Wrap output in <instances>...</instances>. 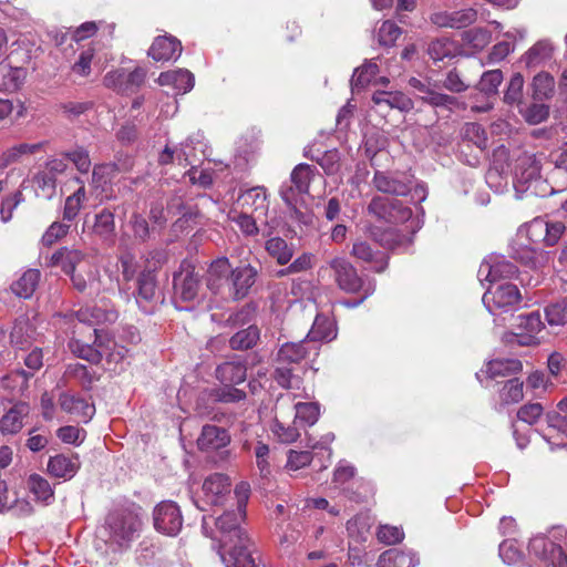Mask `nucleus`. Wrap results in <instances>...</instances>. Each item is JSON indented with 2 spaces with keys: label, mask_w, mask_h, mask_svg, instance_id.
Listing matches in <instances>:
<instances>
[{
  "label": "nucleus",
  "mask_w": 567,
  "mask_h": 567,
  "mask_svg": "<svg viewBox=\"0 0 567 567\" xmlns=\"http://www.w3.org/2000/svg\"><path fill=\"white\" fill-rule=\"evenodd\" d=\"M48 266L61 268L69 276L73 289L80 293L99 296L109 289L97 264L83 250L62 247L52 254Z\"/></svg>",
  "instance_id": "obj_1"
},
{
  "label": "nucleus",
  "mask_w": 567,
  "mask_h": 567,
  "mask_svg": "<svg viewBox=\"0 0 567 567\" xmlns=\"http://www.w3.org/2000/svg\"><path fill=\"white\" fill-rule=\"evenodd\" d=\"M106 524L111 530V539L120 547H128L140 536L142 519L137 512L132 509L117 511L110 514Z\"/></svg>",
  "instance_id": "obj_2"
},
{
  "label": "nucleus",
  "mask_w": 567,
  "mask_h": 567,
  "mask_svg": "<svg viewBox=\"0 0 567 567\" xmlns=\"http://www.w3.org/2000/svg\"><path fill=\"white\" fill-rule=\"evenodd\" d=\"M317 169L309 164H298L290 174V182L281 185L279 194L286 205L298 204L309 193Z\"/></svg>",
  "instance_id": "obj_3"
},
{
  "label": "nucleus",
  "mask_w": 567,
  "mask_h": 567,
  "mask_svg": "<svg viewBox=\"0 0 567 567\" xmlns=\"http://www.w3.org/2000/svg\"><path fill=\"white\" fill-rule=\"evenodd\" d=\"M520 292L516 285L504 282L491 287L483 295V303L492 315L508 312L519 303Z\"/></svg>",
  "instance_id": "obj_4"
},
{
  "label": "nucleus",
  "mask_w": 567,
  "mask_h": 567,
  "mask_svg": "<svg viewBox=\"0 0 567 567\" xmlns=\"http://www.w3.org/2000/svg\"><path fill=\"white\" fill-rule=\"evenodd\" d=\"M367 210L369 215L388 224H401L412 216L411 208L403 205L402 202L383 196H374Z\"/></svg>",
  "instance_id": "obj_5"
},
{
  "label": "nucleus",
  "mask_w": 567,
  "mask_h": 567,
  "mask_svg": "<svg viewBox=\"0 0 567 567\" xmlns=\"http://www.w3.org/2000/svg\"><path fill=\"white\" fill-rule=\"evenodd\" d=\"M153 520L155 529L167 536H176L183 526L181 509L173 501L157 504L153 511Z\"/></svg>",
  "instance_id": "obj_6"
},
{
  "label": "nucleus",
  "mask_w": 567,
  "mask_h": 567,
  "mask_svg": "<svg viewBox=\"0 0 567 567\" xmlns=\"http://www.w3.org/2000/svg\"><path fill=\"white\" fill-rule=\"evenodd\" d=\"M409 85L416 91L417 99L433 107L451 111L460 106L458 100L455 96L440 92L437 84L432 83L430 80L422 81L417 78H411Z\"/></svg>",
  "instance_id": "obj_7"
},
{
  "label": "nucleus",
  "mask_w": 567,
  "mask_h": 567,
  "mask_svg": "<svg viewBox=\"0 0 567 567\" xmlns=\"http://www.w3.org/2000/svg\"><path fill=\"white\" fill-rule=\"evenodd\" d=\"M566 227L561 221H549L538 217L527 225L526 231L533 244L551 247L559 241Z\"/></svg>",
  "instance_id": "obj_8"
},
{
  "label": "nucleus",
  "mask_w": 567,
  "mask_h": 567,
  "mask_svg": "<svg viewBox=\"0 0 567 567\" xmlns=\"http://www.w3.org/2000/svg\"><path fill=\"white\" fill-rule=\"evenodd\" d=\"M146 76L145 70L136 68L127 71L123 68L107 72L103 79L104 85L118 93L128 94L135 92L143 83Z\"/></svg>",
  "instance_id": "obj_9"
},
{
  "label": "nucleus",
  "mask_w": 567,
  "mask_h": 567,
  "mask_svg": "<svg viewBox=\"0 0 567 567\" xmlns=\"http://www.w3.org/2000/svg\"><path fill=\"white\" fill-rule=\"evenodd\" d=\"M199 277L190 262H182L181 270L173 278L175 297L186 302L194 301L200 287Z\"/></svg>",
  "instance_id": "obj_10"
},
{
  "label": "nucleus",
  "mask_w": 567,
  "mask_h": 567,
  "mask_svg": "<svg viewBox=\"0 0 567 567\" xmlns=\"http://www.w3.org/2000/svg\"><path fill=\"white\" fill-rule=\"evenodd\" d=\"M516 332L514 333L515 341L520 346H533L540 342L538 334L544 329L540 313L533 311L527 315H520L517 317Z\"/></svg>",
  "instance_id": "obj_11"
},
{
  "label": "nucleus",
  "mask_w": 567,
  "mask_h": 567,
  "mask_svg": "<svg viewBox=\"0 0 567 567\" xmlns=\"http://www.w3.org/2000/svg\"><path fill=\"white\" fill-rule=\"evenodd\" d=\"M136 303L145 313L154 310L158 299L157 282L154 269L146 268L137 277V289L135 292Z\"/></svg>",
  "instance_id": "obj_12"
},
{
  "label": "nucleus",
  "mask_w": 567,
  "mask_h": 567,
  "mask_svg": "<svg viewBox=\"0 0 567 567\" xmlns=\"http://www.w3.org/2000/svg\"><path fill=\"white\" fill-rule=\"evenodd\" d=\"M319 349L320 344H311L307 338L299 342H286L277 352L276 363L289 365L299 364L311 355H318Z\"/></svg>",
  "instance_id": "obj_13"
},
{
  "label": "nucleus",
  "mask_w": 567,
  "mask_h": 567,
  "mask_svg": "<svg viewBox=\"0 0 567 567\" xmlns=\"http://www.w3.org/2000/svg\"><path fill=\"white\" fill-rule=\"evenodd\" d=\"M329 265L334 271V278L340 289L347 292H359L367 288L368 282L358 276L355 268L344 258L336 257Z\"/></svg>",
  "instance_id": "obj_14"
},
{
  "label": "nucleus",
  "mask_w": 567,
  "mask_h": 567,
  "mask_svg": "<svg viewBox=\"0 0 567 567\" xmlns=\"http://www.w3.org/2000/svg\"><path fill=\"white\" fill-rule=\"evenodd\" d=\"M245 517V513L236 509L235 512H225L216 519V527L223 534L220 542L224 546L248 537L246 530L241 527Z\"/></svg>",
  "instance_id": "obj_15"
},
{
  "label": "nucleus",
  "mask_w": 567,
  "mask_h": 567,
  "mask_svg": "<svg viewBox=\"0 0 567 567\" xmlns=\"http://www.w3.org/2000/svg\"><path fill=\"white\" fill-rule=\"evenodd\" d=\"M540 167L533 155L523 154L516 162L514 167V186L518 192L529 188L533 182L539 178Z\"/></svg>",
  "instance_id": "obj_16"
},
{
  "label": "nucleus",
  "mask_w": 567,
  "mask_h": 567,
  "mask_svg": "<svg viewBox=\"0 0 567 567\" xmlns=\"http://www.w3.org/2000/svg\"><path fill=\"white\" fill-rule=\"evenodd\" d=\"M517 274V267L502 257L491 256L485 259L478 269L480 280L489 282L512 278Z\"/></svg>",
  "instance_id": "obj_17"
},
{
  "label": "nucleus",
  "mask_w": 567,
  "mask_h": 567,
  "mask_svg": "<svg viewBox=\"0 0 567 567\" xmlns=\"http://www.w3.org/2000/svg\"><path fill=\"white\" fill-rule=\"evenodd\" d=\"M372 185L378 192L393 196H405L411 189L408 179L384 171H375Z\"/></svg>",
  "instance_id": "obj_18"
},
{
  "label": "nucleus",
  "mask_w": 567,
  "mask_h": 567,
  "mask_svg": "<svg viewBox=\"0 0 567 567\" xmlns=\"http://www.w3.org/2000/svg\"><path fill=\"white\" fill-rule=\"evenodd\" d=\"M230 443L229 432L220 426L206 424L197 439V446L203 452L219 451Z\"/></svg>",
  "instance_id": "obj_19"
},
{
  "label": "nucleus",
  "mask_w": 567,
  "mask_h": 567,
  "mask_svg": "<svg viewBox=\"0 0 567 567\" xmlns=\"http://www.w3.org/2000/svg\"><path fill=\"white\" fill-rule=\"evenodd\" d=\"M257 271L251 266H241L230 274V296L235 300L245 298L256 281Z\"/></svg>",
  "instance_id": "obj_20"
},
{
  "label": "nucleus",
  "mask_w": 567,
  "mask_h": 567,
  "mask_svg": "<svg viewBox=\"0 0 567 567\" xmlns=\"http://www.w3.org/2000/svg\"><path fill=\"white\" fill-rule=\"evenodd\" d=\"M230 492V480L227 475L215 473L203 483L205 499L210 505H220L224 497Z\"/></svg>",
  "instance_id": "obj_21"
},
{
  "label": "nucleus",
  "mask_w": 567,
  "mask_h": 567,
  "mask_svg": "<svg viewBox=\"0 0 567 567\" xmlns=\"http://www.w3.org/2000/svg\"><path fill=\"white\" fill-rule=\"evenodd\" d=\"M59 403L64 412L73 415L75 419L84 423H87L95 413V406L93 403L73 394H61Z\"/></svg>",
  "instance_id": "obj_22"
},
{
  "label": "nucleus",
  "mask_w": 567,
  "mask_h": 567,
  "mask_svg": "<svg viewBox=\"0 0 567 567\" xmlns=\"http://www.w3.org/2000/svg\"><path fill=\"white\" fill-rule=\"evenodd\" d=\"M182 52L181 42L173 37H157L148 50V55L155 61L166 62L176 60Z\"/></svg>",
  "instance_id": "obj_23"
},
{
  "label": "nucleus",
  "mask_w": 567,
  "mask_h": 567,
  "mask_svg": "<svg viewBox=\"0 0 567 567\" xmlns=\"http://www.w3.org/2000/svg\"><path fill=\"white\" fill-rule=\"evenodd\" d=\"M373 103L382 110L396 109L401 112H410L414 107V103L411 97L400 91H377L372 95Z\"/></svg>",
  "instance_id": "obj_24"
},
{
  "label": "nucleus",
  "mask_w": 567,
  "mask_h": 567,
  "mask_svg": "<svg viewBox=\"0 0 567 567\" xmlns=\"http://www.w3.org/2000/svg\"><path fill=\"white\" fill-rule=\"evenodd\" d=\"M80 468L78 455L56 454L51 456L48 462V472L58 478H72Z\"/></svg>",
  "instance_id": "obj_25"
},
{
  "label": "nucleus",
  "mask_w": 567,
  "mask_h": 567,
  "mask_svg": "<svg viewBox=\"0 0 567 567\" xmlns=\"http://www.w3.org/2000/svg\"><path fill=\"white\" fill-rule=\"evenodd\" d=\"M157 81L163 86H172L178 94H185L193 89L195 79L188 70L179 69L162 72Z\"/></svg>",
  "instance_id": "obj_26"
},
{
  "label": "nucleus",
  "mask_w": 567,
  "mask_h": 567,
  "mask_svg": "<svg viewBox=\"0 0 567 567\" xmlns=\"http://www.w3.org/2000/svg\"><path fill=\"white\" fill-rule=\"evenodd\" d=\"M30 413L27 403L14 404L0 420V431L3 434H17L23 427V420Z\"/></svg>",
  "instance_id": "obj_27"
},
{
  "label": "nucleus",
  "mask_w": 567,
  "mask_h": 567,
  "mask_svg": "<svg viewBox=\"0 0 567 567\" xmlns=\"http://www.w3.org/2000/svg\"><path fill=\"white\" fill-rule=\"evenodd\" d=\"M230 265L227 258H219L212 262L207 271V287L214 293L221 292V289L229 281Z\"/></svg>",
  "instance_id": "obj_28"
},
{
  "label": "nucleus",
  "mask_w": 567,
  "mask_h": 567,
  "mask_svg": "<svg viewBox=\"0 0 567 567\" xmlns=\"http://www.w3.org/2000/svg\"><path fill=\"white\" fill-rule=\"evenodd\" d=\"M216 378L224 385L243 383L247 377V368L243 362L227 361L216 368Z\"/></svg>",
  "instance_id": "obj_29"
},
{
  "label": "nucleus",
  "mask_w": 567,
  "mask_h": 567,
  "mask_svg": "<svg viewBox=\"0 0 567 567\" xmlns=\"http://www.w3.org/2000/svg\"><path fill=\"white\" fill-rule=\"evenodd\" d=\"M337 337V327L333 320L323 316L317 315L310 331L307 334L309 342L317 343L322 341H331Z\"/></svg>",
  "instance_id": "obj_30"
},
{
  "label": "nucleus",
  "mask_w": 567,
  "mask_h": 567,
  "mask_svg": "<svg viewBox=\"0 0 567 567\" xmlns=\"http://www.w3.org/2000/svg\"><path fill=\"white\" fill-rule=\"evenodd\" d=\"M419 558L411 550L389 549L378 559V567H415Z\"/></svg>",
  "instance_id": "obj_31"
},
{
  "label": "nucleus",
  "mask_w": 567,
  "mask_h": 567,
  "mask_svg": "<svg viewBox=\"0 0 567 567\" xmlns=\"http://www.w3.org/2000/svg\"><path fill=\"white\" fill-rule=\"evenodd\" d=\"M35 339V329L33 324L30 322L29 318L25 316L19 317L12 331L10 333V341L12 346L19 349H25L31 346L32 341Z\"/></svg>",
  "instance_id": "obj_32"
},
{
  "label": "nucleus",
  "mask_w": 567,
  "mask_h": 567,
  "mask_svg": "<svg viewBox=\"0 0 567 567\" xmlns=\"http://www.w3.org/2000/svg\"><path fill=\"white\" fill-rule=\"evenodd\" d=\"M92 233L103 240H113L115 237V215L109 208H103L94 215Z\"/></svg>",
  "instance_id": "obj_33"
},
{
  "label": "nucleus",
  "mask_w": 567,
  "mask_h": 567,
  "mask_svg": "<svg viewBox=\"0 0 567 567\" xmlns=\"http://www.w3.org/2000/svg\"><path fill=\"white\" fill-rule=\"evenodd\" d=\"M554 48L547 40L536 42L522 58L527 68L545 64L553 56Z\"/></svg>",
  "instance_id": "obj_34"
},
{
  "label": "nucleus",
  "mask_w": 567,
  "mask_h": 567,
  "mask_svg": "<svg viewBox=\"0 0 567 567\" xmlns=\"http://www.w3.org/2000/svg\"><path fill=\"white\" fill-rule=\"evenodd\" d=\"M41 278V272L38 269L25 270L18 280L11 285V290L14 295L21 298H30L35 291Z\"/></svg>",
  "instance_id": "obj_35"
},
{
  "label": "nucleus",
  "mask_w": 567,
  "mask_h": 567,
  "mask_svg": "<svg viewBox=\"0 0 567 567\" xmlns=\"http://www.w3.org/2000/svg\"><path fill=\"white\" fill-rule=\"evenodd\" d=\"M238 202L243 208L259 212L260 214H265L268 210L266 188L260 186L252 187L243 193Z\"/></svg>",
  "instance_id": "obj_36"
},
{
  "label": "nucleus",
  "mask_w": 567,
  "mask_h": 567,
  "mask_svg": "<svg viewBox=\"0 0 567 567\" xmlns=\"http://www.w3.org/2000/svg\"><path fill=\"white\" fill-rule=\"evenodd\" d=\"M27 72L22 68L0 64V91H16L24 82Z\"/></svg>",
  "instance_id": "obj_37"
},
{
  "label": "nucleus",
  "mask_w": 567,
  "mask_h": 567,
  "mask_svg": "<svg viewBox=\"0 0 567 567\" xmlns=\"http://www.w3.org/2000/svg\"><path fill=\"white\" fill-rule=\"evenodd\" d=\"M260 339V330L252 324L239 330L229 339V347L233 350H248L254 348Z\"/></svg>",
  "instance_id": "obj_38"
},
{
  "label": "nucleus",
  "mask_w": 567,
  "mask_h": 567,
  "mask_svg": "<svg viewBox=\"0 0 567 567\" xmlns=\"http://www.w3.org/2000/svg\"><path fill=\"white\" fill-rule=\"evenodd\" d=\"M522 368L517 359H495L487 363L486 373L489 378L506 377L519 372Z\"/></svg>",
  "instance_id": "obj_39"
},
{
  "label": "nucleus",
  "mask_w": 567,
  "mask_h": 567,
  "mask_svg": "<svg viewBox=\"0 0 567 567\" xmlns=\"http://www.w3.org/2000/svg\"><path fill=\"white\" fill-rule=\"evenodd\" d=\"M27 487L38 501L48 504L54 498V493L50 483L39 474H31L28 477Z\"/></svg>",
  "instance_id": "obj_40"
},
{
  "label": "nucleus",
  "mask_w": 567,
  "mask_h": 567,
  "mask_svg": "<svg viewBox=\"0 0 567 567\" xmlns=\"http://www.w3.org/2000/svg\"><path fill=\"white\" fill-rule=\"evenodd\" d=\"M532 87L535 100H548L555 92V79L547 72H540L534 76Z\"/></svg>",
  "instance_id": "obj_41"
},
{
  "label": "nucleus",
  "mask_w": 567,
  "mask_h": 567,
  "mask_svg": "<svg viewBox=\"0 0 567 567\" xmlns=\"http://www.w3.org/2000/svg\"><path fill=\"white\" fill-rule=\"evenodd\" d=\"M267 252L277 260L279 265L288 264L292 256V248L280 237H272L266 241Z\"/></svg>",
  "instance_id": "obj_42"
},
{
  "label": "nucleus",
  "mask_w": 567,
  "mask_h": 567,
  "mask_svg": "<svg viewBox=\"0 0 567 567\" xmlns=\"http://www.w3.org/2000/svg\"><path fill=\"white\" fill-rule=\"evenodd\" d=\"M295 423L305 426L313 425L320 415V405L317 402H298L295 404Z\"/></svg>",
  "instance_id": "obj_43"
},
{
  "label": "nucleus",
  "mask_w": 567,
  "mask_h": 567,
  "mask_svg": "<svg viewBox=\"0 0 567 567\" xmlns=\"http://www.w3.org/2000/svg\"><path fill=\"white\" fill-rule=\"evenodd\" d=\"M523 388L524 383L519 379L513 378L507 380L499 390L501 404L509 405L520 402L524 398Z\"/></svg>",
  "instance_id": "obj_44"
},
{
  "label": "nucleus",
  "mask_w": 567,
  "mask_h": 567,
  "mask_svg": "<svg viewBox=\"0 0 567 567\" xmlns=\"http://www.w3.org/2000/svg\"><path fill=\"white\" fill-rule=\"evenodd\" d=\"M546 421L549 429L556 430L567 437V396L558 402L557 410L546 414Z\"/></svg>",
  "instance_id": "obj_45"
},
{
  "label": "nucleus",
  "mask_w": 567,
  "mask_h": 567,
  "mask_svg": "<svg viewBox=\"0 0 567 567\" xmlns=\"http://www.w3.org/2000/svg\"><path fill=\"white\" fill-rule=\"evenodd\" d=\"M33 185L38 196L50 199L56 189V178L43 169L38 172L33 178Z\"/></svg>",
  "instance_id": "obj_46"
},
{
  "label": "nucleus",
  "mask_w": 567,
  "mask_h": 567,
  "mask_svg": "<svg viewBox=\"0 0 567 567\" xmlns=\"http://www.w3.org/2000/svg\"><path fill=\"white\" fill-rule=\"evenodd\" d=\"M456 47L449 39H436L429 44L427 54L434 62L443 61L455 54Z\"/></svg>",
  "instance_id": "obj_47"
},
{
  "label": "nucleus",
  "mask_w": 567,
  "mask_h": 567,
  "mask_svg": "<svg viewBox=\"0 0 567 567\" xmlns=\"http://www.w3.org/2000/svg\"><path fill=\"white\" fill-rule=\"evenodd\" d=\"M379 73L377 63L370 61L358 68L351 79L352 90H359L368 85Z\"/></svg>",
  "instance_id": "obj_48"
},
{
  "label": "nucleus",
  "mask_w": 567,
  "mask_h": 567,
  "mask_svg": "<svg viewBox=\"0 0 567 567\" xmlns=\"http://www.w3.org/2000/svg\"><path fill=\"white\" fill-rule=\"evenodd\" d=\"M275 380L285 389H300L302 380L293 373V368L289 364H277L275 370Z\"/></svg>",
  "instance_id": "obj_49"
},
{
  "label": "nucleus",
  "mask_w": 567,
  "mask_h": 567,
  "mask_svg": "<svg viewBox=\"0 0 567 567\" xmlns=\"http://www.w3.org/2000/svg\"><path fill=\"white\" fill-rule=\"evenodd\" d=\"M71 351L79 358L84 359L91 363H99L103 358L101 347L82 343L79 340H72L69 344Z\"/></svg>",
  "instance_id": "obj_50"
},
{
  "label": "nucleus",
  "mask_w": 567,
  "mask_h": 567,
  "mask_svg": "<svg viewBox=\"0 0 567 567\" xmlns=\"http://www.w3.org/2000/svg\"><path fill=\"white\" fill-rule=\"evenodd\" d=\"M65 374L69 378L78 381L79 384L85 390H89L93 382L97 380L95 374L92 373L86 365L80 363L70 364L65 371Z\"/></svg>",
  "instance_id": "obj_51"
},
{
  "label": "nucleus",
  "mask_w": 567,
  "mask_h": 567,
  "mask_svg": "<svg viewBox=\"0 0 567 567\" xmlns=\"http://www.w3.org/2000/svg\"><path fill=\"white\" fill-rule=\"evenodd\" d=\"M274 435L285 444L296 442L300 436V432L296 425L285 424L278 417L275 419L271 426Z\"/></svg>",
  "instance_id": "obj_52"
},
{
  "label": "nucleus",
  "mask_w": 567,
  "mask_h": 567,
  "mask_svg": "<svg viewBox=\"0 0 567 567\" xmlns=\"http://www.w3.org/2000/svg\"><path fill=\"white\" fill-rule=\"evenodd\" d=\"M63 155L73 163L81 174L89 173L92 163L87 150L82 146H76L75 148L65 152Z\"/></svg>",
  "instance_id": "obj_53"
},
{
  "label": "nucleus",
  "mask_w": 567,
  "mask_h": 567,
  "mask_svg": "<svg viewBox=\"0 0 567 567\" xmlns=\"http://www.w3.org/2000/svg\"><path fill=\"white\" fill-rule=\"evenodd\" d=\"M502 81L503 73L501 70L486 71L481 76L480 90L486 95H495Z\"/></svg>",
  "instance_id": "obj_54"
},
{
  "label": "nucleus",
  "mask_w": 567,
  "mask_h": 567,
  "mask_svg": "<svg viewBox=\"0 0 567 567\" xmlns=\"http://www.w3.org/2000/svg\"><path fill=\"white\" fill-rule=\"evenodd\" d=\"M524 78L520 73H515L509 80L504 94V102L513 105L520 103L523 99Z\"/></svg>",
  "instance_id": "obj_55"
},
{
  "label": "nucleus",
  "mask_w": 567,
  "mask_h": 567,
  "mask_svg": "<svg viewBox=\"0 0 567 567\" xmlns=\"http://www.w3.org/2000/svg\"><path fill=\"white\" fill-rule=\"evenodd\" d=\"M546 319L549 326H564L567 323V300L553 303L545 309Z\"/></svg>",
  "instance_id": "obj_56"
},
{
  "label": "nucleus",
  "mask_w": 567,
  "mask_h": 567,
  "mask_svg": "<svg viewBox=\"0 0 567 567\" xmlns=\"http://www.w3.org/2000/svg\"><path fill=\"white\" fill-rule=\"evenodd\" d=\"M402 30L392 21H384L379 28L377 38L378 42L383 47H391L401 35Z\"/></svg>",
  "instance_id": "obj_57"
},
{
  "label": "nucleus",
  "mask_w": 567,
  "mask_h": 567,
  "mask_svg": "<svg viewBox=\"0 0 567 567\" xmlns=\"http://www.w3.org/2000/svg\"><path fill=\"white\" fill-rule=\"evenodd\" d=\"M528 549L539 558H546V555L549 550H556L559 557L563 556L561 548L556 547L555 544L545 536L533 537L528 544Z\"/></svg>",
  "instance_id": "obj_58"
},
{
  "label": "nucleus",
  "mask_w": 567,
  "mask_h": 567,
  "mask_svg": "<svg viewBox=\"0 0 567 567\" xmlns=\"http://www.w3.org/2000/svg\"><path fill=\"white\" fill-rule=\"evenodd\" d=\"M463 40L475 49H483L491 42V32L483 28H473L463 33Z\"/></svg>",
  "instance_id": "obj_59"
},
{
  "label": "nucleus",
  "mask_w": 567,
  "mask_h": 567,
  "mask_svg": "<svg viewBox=\"0 0 567 567\" xmlns=\"http://www.w3.org/2000/svg\"><path fill=\"white\" fill-rule=\"evenodd\" d=\"M70 225L65 223L54 221L52 223L42 236V244L47 247L52 246L58 240L66 236L69 233Z\"/></svg>",
  "instance_id": "obj_60"
},
{
  "label": "nucleus",
  "mask_w": 567,
  "mask_h": 567,
  "mask_svg": "<svg viewBox=\"0 0 567 567\" xmlns=\"http://www.w3.org/2000/svg\"><path fill=\"white\" fill-rule=\"evenodd\" d=\"M543 413L544 408L540 403H527L518 409L517 419L533 425L539 420Z\"/></svg>",
  "instance_id": "obj_61"
},
{
  "label": "nucleus",
  "mask_w": 567,
  "mask_h": 567,
  "mask_svg": "<svg viewBox=\"0 0 567 567\" xmlns=\"http://www.w3.org/2000/svg\"><path fill=\"white\" fill-rule=\"evenodd\" d=\"M525 121L529 124L536 125L549 116V107L545 104L534 103L522 111Z\"/></svg>",
  "instance_id": "obj_62"
},
{
  "label": "nucleus",
  "mask_w": 567,
  "mask_h": 567,
  "mask_svg": "<svg viewBox=\"0 0 567 567\" xmlns=\"http://www.w3.org/2000/svg\"><path fill=\"white\" fill-rule=\"evenodd\" d=\"M499 556L507 565H514L522 560L523 554L512 539L504 540L499 545Z\"/></svg>",
  "instance_id": "obj_63"
},
{
  "label": "nucleus",
  "mask_w": 567,
  "mask_h": 567,
  "mask_svg": "<svg viewBox=\"0 0 567 567\" xmlns=\"http://www.w3.org/2000/svg\"><path fill=\"white\" fill-rule=\"evenodd\" d=\"M94 54L95 49L92 45H89L86 49H84L80 53L78 61L72 66L73 72L81 76L89 75L91 73V63Z\"/></svg>",
  "instance_id": "obj_64"
}]
</instances>
